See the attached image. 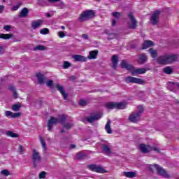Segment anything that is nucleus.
<instances>
[{
    "label": "nucleus",
    "mask_w": 179,
    "mask_h": 179,
    "mask_svg": "<svg viewBox=\"0 0 179 179\" xmlns=\"http://www.w3.org/2000/svg\"><path fill=\"white\" fill-rule=\"evenodd\" d=\"M177 59H178L177 55H164L159 57L157 59V62L160 65H170V64L176 62Z\"/></svg>",
    "instance_id": "obj_1"
},
{
    "label": "nucleus",
    "mask_w": 179,
    "mask_h": 179,
    "mask_svg": "<svg viewBox=\"0 0 179 179\" xmlns=\"http://www.w3.org/2000/svg\"><path fill=\"white\" fill-rule=\"evenodd\" d=\"M138 110L136 112H134L132 114H131L129 117V121L130 122H134V124H136L139 121V117L141 115H142V113H143V106H139L138 107Z\"/></svg>",
    "instance_id": "obj_2"
},
{
    "label": "nucleus",
    "mask_w": 179,
    "mask_h": 179,
    "mask_svg": "<svg viewBox=\"0 0 179 179\" xmlns=\"http://www.w3.org/2000/svg\"><path fill=\"white\" fill-rule=\"evenodd\" d=\"M94 16H95V13L93 10H87L80 14L79 20L80 22H86V20H89L90 19H93Z\"/></svg>",
    "instance_id": "obj_3"
},
{
    "label": "nucleus",
    "mask_w": 179,
    "mask_h": 179,
    "mask_svg": "<svg viewBox=\"0 0 179 179\" xmlns=\"http://www.w3.org/2000/svg\"><path fill=\"white\" fill-rule=\"evenodd\" d=\"M42 158L40 156V153L34 149L32 150V162L34 164V169H37V166L41 163Z\"/></svg>",
    "instance_id": "obj_4"
},
{
    "label": "nucleus",
    "mask_w": 179,
    "mask_h": 179,
    "mask_svg": "<svg viewBox=\"0 0 179 179\" xmlns=\"http://www.w3.org/2000/svg\"><path fill=\"white\" fill-rule=\"evenodd\" d=\"M87 169L90 170V171H94V173H100L101 174H104V173H107L106 169L103 168V166L100 165H97L96 164H92L87 166Z\"/></svg>",
    "instance_id": "obj_5"
},
{
    "label": "nucleus",
    "mask_w": 179,
    "mask_h": 179,
    "mask_svg": "<svg viewBox=\"0 0 179 179\" xmlns=\"http://www.w3.org/2000/svg\"><path fill=\"white\" fill-rule=\"evenodd\" d=\"M103 117L101 113H92L90 115L86 117V121L90 124H93L94 121H99Z\"/></svg>",
    "instance_id": "obj_6"
},
{
    "label": "nucleus",
    "mask_w": 179,
    "mask_h": 179,
    "mask_svg": "<svg viewBox=\"0 0 179 179\" xmlns=\"http://www.w3.org/2000/svg\"><path fill=\"white\" fill-rule=\"evenodd\" d=\"M128 17L130 19V21L127 22L129 29H133V30H135V29L138 27V21L135 19L134 13H129Z\"/></svg>",
    "instance_id": "obj_7"
},
{
    "label": "nucleus",
    "mask_w": 179,
    "mask_h": 179,
    "mask_svg": "<svg viewBox=\"0 0 179 179\" xmlns=\"http://www.w3.org/2000/svg\"><path fill=\"white\" fill-rule=\"evenodd\" d=\"M153 167L156 169L158 176H161V177H164V178H170V175L167 174V171L164 169L163 167L157 164H154Z\"/></svg>",
    "instance_id": "obj_8"
},
{
    "label": "nucleus",
    "mask_w": 179,
    "mask_h": 179,
    "mask_svg": "<svg viewBox=\"0 0 179 179\" xmlns=\"http://www.w3.org/2000/svg\"><path fill=\"white\" fill-rule=\"evenodd\" d=\"M160 16V10H155L150 18V22L153 26H156L159 23V17Z\"/></svg>",
    "instance_id": "obj_9"
},
{
    "label": "nucleus",
    "mask_w": 179,
    "mask_h": 179,
    "mask_svg": "<svg viewBox=\"0 0 179 179\" xmlns=\"http://www.w3.org/2000/svg\"><path fill=\"white\" fill-rule=\"evenodd\" d=\"M45 83L49 89H54V87H57V90H64V87L62 85L59 84H54V81L52 80H48L46 78Z\"/></svg>",
    "instance_id": "obj_10"
},
{
    "label": "nucleus",
    "mask_w": 179,
    "mask_h": 179,
    "mask_svg": "<svg viewBox=\"0 0 179 179\" xmlns=\"http://www.w3.org/2000/svg\"><path fill=\"white\" fill-rule=\"evenodd\" d=\"M36 78L38 80V85H45V82L47 80V77L44 76V74L41 73H36Z\"/></svg>",
    "instance_id": "obj_11"
},
{
    "label": "nucleus",
    "mask_w": 179,
    "mask_h": 179,
    "mask_svg": "<svg viewBox=\"0 0 179 179\" xmlns=\"http://www.w3.org/2000/svg\"><path fill=\"white\" fill-rule=\"evenodd\" d=\"M58 124V119L50 116V120L48 121V131H51L54 125Z\"/></svg>",
    "instance_id": "obj_12"
},
{
    "label": "nucleus",
    "mask_w": 179,
    "mask_h": 179,
    "mask_svg": "<svg viewBox=\"0 0 179 179\" xmlns=\"http://www.w3.org/2000/svg\"><path fill=\"white\" fill-rule=\"evenodd\" d=\"M125 80L127 83H138V85H142V83H143V80L142 79L135 77H127L125 78Z\"/></svg>",
    "instance_id": "obj_13"
},
{
    "label": "nucleus",
    "mask_w": 179,
    "mask_h": 179,
    "mask_svg": "<svg viewBox=\"0 0 179 179\" xmlns=\"http://www.w3.org/2000/svg\"><path fill=\"white\" fill-rule=\"evenodd\" d=\"M43 23H44V20L41 19L32 21L31 27L32 29H34V30H36V29H38V27L43 25Z\"/></svg>",
    "instance_id": "obj_14"
},
{
    "label": "nucleus",
    "mask_w": 179,
    "mask_h": 179,
    "mask_svg": "<svg viewBox=\"0 0 179 179\" xmlns=\"http://www.w3.org/2000/svg\"><path fill=\"white\" fill-rule=\"evenodd\" d=\"M73 59L78 62H86V61H87V57L80 55H73Z\"/></svg>",
    "instance_id": "obj_15"
},
{
    "label": "nucleus",
    "mask_w": 179,
    "mask_h": 179,
    "mask_svg": "<svg viewBox=\"0 0 179 179\" xmlns=\"http://www.w3.org/2000/svg\"><path fill=\"white\" fill-rule=\"evenodd\" d=\"M120 66L123 69H127V71H132L134 69V66H132L131 64H127V62L125 60H122L120 63Z\"/></svg>",
    "instance_id": "obj_16"
},
{
    "label": "nucleus",
    "mask_w": 179,
    "mask_h": 179,
    "mask_svg": "<svg viewBox=\"0 0 179 179\" xmlns=\"http://www.w3.org/2000/svg\"><path fill=\"white\" fill-rule=\"evenodd\" d=\"M147 61H148V56H146L145 54L142 53L139 55L138 62L140 65H143V64L146 63Z\"/></svg>",
    "instance_id": "obj_17"
},
{
    "label": "nucleus",
    "mask_w": 179,
    "mask_h": 179,
    "mask_svg": "<svg viewBox=\"0 0 179 179\" xmlns=\"http://www.w3.org/2000/svg\"><path fill=\"white\" fill-rule=\"evenodd\" d=\"M140 150L142 153H149L150 152V145H145V144H140L139 145Z\"/></svg>",
    "instance_id": "obj_18"
},
{
    "label": "nucleus",
    "mask_w": 179,
    "mask_h": 179,
    "mask_svg": "<svg viewBox=\"0 0 179 179\" xmlns=\"http://www.w3.org/2000/svg\"><path fill=\"white\" fill-rule=\"evenodd\" d=\"M146 71L148 70L145 68L136 69L132 71V75L133 76H135L136 75H142L143 73H146Z\"/></svg>",
    "instance_id": "obj_19"
},
{
    "label": "nucleus",
    "mask_w": 179,
    "mask_h": 179,
    "mask_svg": "<svg viewBox=\"0 0 179 179\" xmlns=\"http://www.w3.org/2000/svg\"><path fill=\"white\" fill-rule=\"evenodd\" d=\"M99 55V50H92L90 52L89 56L87 57L88 59H96L97 58V55Z\"/></svg>",
    "instance_id": "obj_20"
},
{
    "label": "nucleus",
    "mask_w": 179,
    "mask_h": 179,
    "mask_svg": "<svg viewBox=\"0 0 179 179\" xmlns=\"http://www.w3.org/2000/svg\"><path fill=\"white\" fill-rule=\"evenodd\" d=\"M112 63L113 69H117V66L118 65V56L117 55H114L112 57Z\"/></svg>",
    "instance_id": "obj_21"
},
{
    "label": "nucleus",
    "mask_w": 179,
    "mask_h": 179,
    "mask_svg": "<svg viewBox=\"0 0 179 179\" xmlns=\"http://www.w3.org/2000/svg\"><path fill=\"white\" fill-rule=\"evenodd\" d=\"M153 45V41H145L143 43V50H146V48H149V47H152Z\"/></svg>",
    "instance_id": "obj_22"
},
{
    "label": "nucleus",
    "mask_w": 179,
    "mask_h": 179,
    "mask_svg": "<svg viewBox=\"0 0 179 179\" xmlns=\"http://www.w3.org/2000/svg\"><path fill=\"white\" fill-rule=\"evenodd\" d=\"M116 108L117 110H124V108H127V103L126 102H116Z\"/></svg>",
    "instance_id": "obj_23"
},
{
    "label": "nucleus",
    "mask_w": 179,
    "mask_h": 179,
    "mask_svg": "<svg viewBox=\"0 0 179 179\" xmlns=\"http://www.w3.org/2000/svg\"><path fill=\"white\" fill-rule=\"evenodd\" d=\"M57 119V124H62V125H64L66 122V117L64 115H62L59 116V118Z\"/></svg>",
    "instance_id": "obj_24"
},
{
    "label": "nucleus",
    "mask_w": 179,
    "mask_h": 179,
    "mask_svg": "<svg viewBox=\"0 0 179 179\" xmlns=\"http://www.w3.org/2000/svg\"><path fill=\"white\" fill-rule=\"evenodd\" d=\"M29 15V9L27 8H24L20 13V17H26Z\"/></svg>",
    "instance_id": "obj_25"
},
{
    "label": "nucleus",
    "mask_w": 179,
    "mask_h": 179,
    "mask_svg": "<svg viewBox=\"0 0 179 179\" xmlns=\"http://www.w3.org/2000/svg\"><path fill=\"white\" fill-rule=\"evenodd\" d=\"M110 124L111 120H108L105 126V129L108 134H113V130L111 129V126L110 125Z\"/></svg>",
    "instance_id": "obj_26"
},
{
    "label": "nucleus",
    "mask_w": 179,
    "mask_h": 179,
    "mask_svg": "<svg viewBox=\"0 0 179 179\" xmlns=\"http://www.w3.org/2000/svg\"><path fill=\"white\" fill-rule=\"evenodd\" d=\"M102 150L103 153H106V155H110V153H111V148L106 144L102 145Z\"/></svg>",
    "instance_id": "obj_27"
},
{
    "label": "nucleus",
    "mask_w": 179,
    "mask_h": 179,
    "mask_svg": "<svg viewBox=\"0 0 179 179\" xmlns=\"http://www.w3.org/2000/svg\"><path fill=\"white\" fill-rule=\"evenodd\" d=\"M105 107L110 110H113V108H116V102H108L105 104Z\"/></svg>",
    "instance_id": "obj_28"
},
{
    "label": "nucleus",
    "mask_w": 179,
    "mask_h": 179,
    "mask_svg": "<svg viewBox=\"0 0 179 179\" xmlns=\"http://www.w3.org/2000/svg\"><path fill=\"white\" fill-rule=\"evenodd\" d=\"M86 157H87V155L83 152H79L77 154V159L78 160H84Z\"/></svg>",
    "instance_id": "obj_29"
},
{
    "label": "nucleus",
    "mask_w": 179,
    "mask_h": 179,
    "mask_svg": "<svg viewBox=\"0 0 179 179\" xmlns=\"http://www.w3.org/2000/svg\"><path fill=\"white\" fill-rule=\"evenodd\" d=\"M12 110L13 111H20V108H22V103H17L12 106Z\"/></svg>",
    "instance_id": "obj_30"
},
{
    "label": "nucleus",
    "mask_w": 179,
    "mask_h": 179,
    "mask_svg": "<svg viewBox=\"0 0 179 179\" xmlns=\"http://www.w3.org/2000/svg\"><path fill=\"white\" fill-rule=\"evenodd\" d=\"M124 174L125 177H127L128 178H134V177H136V173L133 171L124 172Z\"/></svg>",
    "instance_id": "obj_31"
},
{
    "label": "nucleus",
    "mask_w": 179,
    "mask_h": 179,
    "mask_svg": "<svg viewBox=\"0 0 179 179\" xmlns=\"http://www.w3.org/2000/svg\"><path fill=\"white\" fill-rule=\"evenodd\" d=\"M163 72L166 75H171L173 73V69L171 66H166L163 69Z\"/></svg>",
    "instance_id": "obj_32"
},
{
    "label": "nucleus",
    "mask_w": 179,
    "mask_h": 179,
    "mask_svg": "<svg viewBox=\"0 0 179 179\" xmlns=\"http://www.w3.org/2000/svg\"><path fill=\"white\" fill-rule=\"evenodd\" d=\"M0 38H3V40H9V38H12V34H0Z\"/></svg>",
    "instance_id": "obj_33"
},
{
    "label": "nucleus",
    "mask_w": 179,
    "mask_h": 179,
    "mask_svg": "<svg viewBox=\"0 0 179 179\" xmlns=\"http://www.w3.org/2000/svg\"><path fill=\"white\" fill-rule=\"evenodd\" d=\"M6 135L7 136H10V138H19V134L10 131H6Z\"/></svg>",
    "instance_id": "obj_34"
},
{
    "label": "nucleus",
    "mask_w": 179,
    "mask_h": 179,
    "mask_svg": "<svg viewBox=\"0 0 179 179\" xmlns=\"http://www.w3.org/2000/svg\"><path fill=\"white\" fill-rule=\"evenodd\" d=\"M151 57L152 58H157V51L154 50L153 48H150V50H148Z\"/></svg>",
    "instance_id": "obj_35"
},
{
    "label": "nucleus",
    "mask_w": 179,
    "mask_h": 179,
    "mask_svg": "<svg viewBox=\"0 0 179 179\" xmlns=\"http://www.w3.org/2000/svg\"><path fill=\"white\" fill-rule=\"evenodd\" d=\"M39 139L44 150H47V143H45V140H44V137L40 136Z\"/></svg>",
    "instance_id": "obj_36"
},
{
    "label": "nucleus",
    "mask_w": 179,
    "mask_h": 179,
    "mask_svg": "<svg viewBox=\"0 0 179 179\" xmlns=\"http://www.w3.org/2000/svg\"><path fill=\"white\" fill-rule=\"evenodd\" d=\"M45 47L44 45H38L34 48V51H44Z\"/></svg>",
    "instance_id": "obj_37"
},
{
    "label": "nucleus",
    "mask_w": 179,
    "mask_h": 179,
    "mask_svg": "<svg viewBox=\"0 0 179 179\" xmlns=\"http://www.w3.org/2000/svg\"><path fill=\"white\" fill-rule=\"evenodd\" d=\"M60 93L62 96H63L64 100H66L67 101H69V99H68V93H66V90H60Z\"/></svg>",
    "instance_id": "obj_38"
},
{
    "label": "nucleus",
    "mask_w": 179,
    "mask_h": 179,
    "mask_svg": "<svg viewBox=\"0 0 179 179\" xmlns=\"http://www.w3.org/2000/svg\"><path fill=\"white\" fill-rule=\"evenodd\" d=\"M72 66V64H71L68 61H64L63 64V69H68V68H71Z\"/></svg>",
    "instance_id": "obj_39"
},
{
    "label": "nucleus",
    "mask_w": 179,
    "mask_h": 179,
    "mask_svg": "<svg viewBox=\"0 0 179 179\" xmlns=\"http://www.w3.org/2000/svg\"><path fill=\"white\" fill-rule=\"evenodd\" d=\"M38 5H39V6H47V5H48L47 1L46 0H38Z\"/></svg>",
    "instance_id": "obj_40"
},
{
    "label": "nucleus",
    "mask_w": 179,
    "mask_h": 179,
    "mask_svg": "<svg viewBox=\"0 0 179 179\" xmlns=\"http://www.w3.org/2000/svg\"><path fill=\"white\" fill-rule=\"evenodd\" d=\"M40 33L41 34H48L50 33V29H47V28H43L42 29L40 30Z\"/></svg>",
    "instance_id": "obj_41"
},
{
    "label": "nucleus",
    "mask_w": 179,
    "mask_h": 179,
    "mask_svg": "<svg viewBox=\"0 0 179 179\" xmlns=\"http://www.w3.org/2000/svg\"><path fill=\"white\" fill-rule=\"evenodd\" d=\"M63 127L66 128V129H71V128L73 127V124H72V123H64Z\"/></svg>",
    "instance_id": "obj_42"
},
{
    "label": "nucleus",
    "mask_w": 179,
    "mask_h": 179,
    "mask_svg": "<svg viewBox=\"0 0 179 179\" xmlns=\"http://www.w3.org/2000/svg\"><path fill=\"white\" fill-rule=\"evenodd\" d=\"M1 174H2L3 176H10V172H9V171H8V169H3L1 171Z\"/></svg>",
    "instance_id": "obj_43"
},
{
    "label": "nucleus",
    "mask_w": 179,
    "mask_h": 179,
    "mask_svg": "<svg viewBox=\"0 0 179 179\" xmlns=\"http://www.w3.org/2000/svg\"><path fill=\"white\" fill-rule=\"evenodd\" d=\"M169 85L172 87H178L179 89V83L169 82Z\"/></svg>",
    "instance_id": "obj_44"
},
{
    "label": "nucleus",
    "mask_w": 179,
    "mask_h": 179,
    "mask_svg": "<svg viewBox=\"0 0 179 179\" xmlns=\"http://www.w3.org/2000/svg\"><path fill=\"white\" fill-rule=\"evenodd\" d=\"M20 6H22V1H19L17 5L14 6L13 7L12 9L13 10H17V9H19L20 8Z\"/></svg>",
    "instance_id": "obj_45"
},
{
    "label": "nucleus",
    "mask_w": 179,
    "mask_h": 179,
    "mask_svg": "<svg viewBox=\"0 0 179 179\" xmlns=\"http://www.w3.org/2000/svg\"><path fill=\"white\" fill-rule=\"evenodd\" d=\"M5 115L6 117H10V118H12L13 115V112L9 111V110H6L5 112Z\"/></svg>",
    "instance_id": "obj_46"
},
{
    "label": "nucleus",
    "mask_w": 179,
    "mask_h": 179,
    "mask_svg": "<svg viewBox=\"0 0 179 179\" xmlns=\"http://www.w3.org/2000/svg\"><path fill=\"white\" fill-rule=\"evenodd\" d=\"M22 115V113L18 112V113H13V116L12 118H17Z\"/></svg>",
    "instance_id": "obj_47"
},
{
    "label": "nucleus",
    "mask_w": 179,
    "mask_h": 179,
    "mask_svg": "<svg viewBox=\"0 0 179 179\" xmlns=\"http://www.w3.org/2000/svg\"><path fill=\"white\" fill-rule=\"evenodd\" d=\"M112 15L114 17H116V19H120V16H121V13H120V12L113 13Z\"/></svg>",
    "instance_id": "obj_48"
},
{
    "label": "nucleus",
    "mask_w": 179,
    "mask_h": 179,
    "mask_svg": "<svg viewBox=\"0 0 179 179\" xmlns=\"http://www.w3.org/2000/svg\"><path fill=\"white\" fill-rule=\"evenodd\" d=\"M150 152H152V150H154V152H157V153H160V150H159V148H156V147H152L150 145Z\"/></svg>",
    "instance_id": "obj_49"
},
{
    "label": "nucleus",
    "mask_w": 179,
    "mask_h": 179,
    "mask_svg": "<svg viewBox=\"0 0 179 179\" xmlns=\"http://www.w3.org/2000/svg\"><path fill=\"white\" fill-rule=\"evenodd\" d=\"M47 173L45 171H42L39 173V178H45Z\"/></svg>",
    "instance_id": "obj_50"
},
{
    "label": "nucleus",
    "mask_w": 179,
    "mask_h": 179,
    "mask_svg": "<svg viewBox=\"0 0 179 179\" xmlns=\"http://www.w3.org/2000/svg\"><path fill=\"white\" fill-rule=\"evenodd\" d=\"M18 152H20L21 155H23L24 153V148H23V145H19Z\"/></svg>",
    "instance_id": "obj_51"
},
{
    "label": "nucleus",
    "mask_w": 179,
    "mask_h": 179,
    "mask_svg": "<svg viewBox=\"0 0 179 179\" xmlns=\"http://www.w3.org/2000/svg\"><path fill=\"white\" fill-rule=\"evenodd\" d=\"M58 36L60 38H64V37H65V36L66 35L65 34V33H64V31H59Z\"/></svg>",
    "instance_id": "obj_52"
},
{
    "label": "nucleus",
    "mask_w": 179,
    "mask_h": 179,
    "mask_svg": "<svg viewBox=\"0 0 179 179\" xmlns=\"http://www.w3.org/2000/svg\"><path fill=\"white\" fill-rule=\"evenodd\" d=\"M87 104V102H86V101L81 99L80 101V106H86Z\"/></svg>",
    "instance_id": "obj_53"
},
{
    "label": "nucleus",
    "mask_w": 179,
    "mask_h": 179,
    "mask_svg": "<svg viewBox=\"0 0 179 179\" xmlns=\"http://www.w3.org/2000/svg\"><path fill=\"white\" fill-rule=\"evenodd\" d=\"M57 6H59V8H64V2L59 1V3H57Z\"/></svg>",
    "instance_id": "obj_54"
},
{
    "label": "nucleus",
    "mask_w": 179,
    "mask_h": 179,
    "mask_svg": "<svg viewBox=\"0 0 179 179\" xmlns=\"http://www.w3.org/2000/svg\"><path fill=\"white\" fill-rule=\"evenodd\" d=\"M4 30H6V31H9V30H10L11 27L10 25H5L3 27Z\"/></svg>",
    "instance_id": "obj_55"
},
{
    "label": "nucleus",
    "mask_w": 179,
    "mask_h": 179,
    "mask_svg": "<svg viewBox=\"0 0 179 179\" xmlns=\"http://www.w3.org/2000/svg\"><path fill=\"white\" fill-rule=\"evenodd\" d=\"M69 80H71V81L76 80V76H71L70 77H69Z\"/></svg>",
    "instance_id": "obj_56"
},
{
    "label": "nucleus",
    "mask_w": 179,
    "mask_h": 179,
    "mask_svg": "<svg viewBox=\"0 0 179 179\" xmlns=\"http://www.w3.org/2000/svg\"><path fill=\"white\" fill-rule=\"evenodd\" d=\"M13 97L14 99H17V97H19V95L17 94V92H16V91H14L13 92Z\"/></svg>",
    "instance_id": "obj_57"
},
{
    "label": "nucleus",
    "mask_w": 179,
    "mask_h": 179,
    "mask_svg": "<svg viewBox=\"0 0 179 179\" xmlns=\"http://www.w3.org/2000/svg\"><path fill=\"white\" fill-rule=\"evenodd\" d=\"M82 37H83V38H84V40H89V36H87L86 34H83Z\"/></svg>",
    "instance_id": "obj_58"
},
{
    "label": "nucleus",
    "mask_w": 179,
    "mask_h": 179,
    "mask_svg": "<svg viewBox=\"0 0 179 179\" xmlns=\"http://www.w3.org/2000/svg\"><path fill=\"white\" fill-rule=\"evenodd\" d=\"M48 2H50V3H54L55 2H59V0H47Z\"/></svg>",
    "instance_id": "obj_59"
},
{
    "label": "nucleus",
    "mask_w": 179,
    "mask_h": 179,
    "mask_svg": "<svg viewBox=\"0 0 179 179\" xmlns=\"http://www.w3.org/2000/svg\"><path fill=\"white\" fill-rule=\"evenodd\" d=\"M15 87L13 85H9L8 90H15Z\"/></svg>",
    "instance_id": "obj_60"
},
{
    "label": "nucleus",
    "mask_w": 179,
    "mask_h": 179,
    "mask_svg": "<svg viewBox=\"0 0 179 179\" xmlns=\"http://www.w3.org/2000/svg\"><path fill=\"white\" fill-rule=\"evenodd\" d=\"M117 24V20L113 19L112 20V26H115Z\"/></svg>",
    "instance_id": "obj_61"
},
{
    "label": "nucleus",
    "mask_w": 179,
    "mask_h": 179,
    "mask_svg": "<svg viewBox=\"0 0 179 179\" xmlns=\"http://www.w3.org/2000/svg\"><path fill=\"white\" fill-rule=\"evenodd\" d=\"M5 52V50L3 49V47L0 46V54H3Z\"/></svg>",
    "instance_id": "obj_62"
},
{
    "label": "nucleus",
    "mask_w": 179,
    "mask_h": 179,
    "mask_svg": "<svg viewBox=\"0 0 179 179\" xmlns=\"http://www.w3.org/2000/svg\"><path fill=\"white\" fill-rule=\"evenodd\" d=\"M3 9H5V6H0V13H2V12H3Z\"/></svg>",
    "instance_id": "obj_63"
},
{
    "label": "nucleus",
    "mask_w": 179,
    "mask_h": 179,
    "mask_svg": "<svg viewBox=\"0 0 179 179\" xmlns=\"http://www.w3.org/2000/svg\"><path fill=\"white\" fill-rule=\"evenodd\" d=\"M70 148H71V149H75V148H76V145H73V144H71V145H70Z\"/></svg>",
    "instance_id": "obj_64"
}]
</instances>
